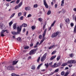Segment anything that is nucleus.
<instances>
[{
	"instance_id": "c9c22d12",
	"label": "nucleus",
	"mask_w": 76,
	"mask_h": 76,
	"mask_svg": "<svg viewBox=\"0 0 76 76\" xmlns=\"http://www.w3.org/2000/svg\"><path fill=\"white\" fill-rule=\"evenodd\" d=\"M12 24H13V22L12 21H11L9 23V25L10 26Z\"/></svg>"
},
{
	"instance_id": "864d4df0",
	"label": "nucleus",
	"mask_w": 76,
	"mask_h": 76,
	"mask_svg": "<svg viewBox=\"0 0 76 76\" xmlns=\"http://www.w3.org/2000/svg\"><path fill=\"white\" fill-rule=\"evenodd\" d=\"M1 37H4V33H1Z\"/></svg>"
},
{
	"instance_id": "aec40b11",
	"label": "nucleus",
	"mask_w": 76,
	"mask_h": 76,
	"mask_svg": "<svg viewBox=\"0 0 76 76\" xmlns=\"http://www.w3.org/2000/svg\"><path fill=\"white\" fill-rule=\"evenodd\" d=\"M22 4H23V2H22V1H21L20 3L18 4V6L19 7L22 6Z\"/></svg>"
},
{
	"instance_id": "a211bd4d",
	"label": "nucleus",
	"mask_w": 76,
	"mask_h": 76,
	"mask_svg": "<svg viewBox=\"0 0 76 76\" xmlns=\"http://www.w3.org/2000/svg\"><path fill=\"white\" fill-rule=\"evenodd\" d=\"M73 33L74 34L76 33V25H75Z\"/></svg>"
},
{
	"instance_id": "cd10ccee",
	"label": "nucleus",
	"mask_w": 76,
	"mask_h": 76,
	"mask_svg": "<svg viewBox=\"0 0 76 76\" xmlns=\"http://www.w3.org/2000/svg\"><path fill=\"white\" fill-rule=\"evenodd\" d=\"M45 66H46V68H47L48 66H49V64H48V63H47V64H45Z\"/></svg>"
},
{
	"instance_id": "13d9d810",
	"label": "nucleus",
	"mask_w": 76,
	"mask_h": 76,
	"mask_svg": "<svg viewBox=\"0 0 76 76\" xmlns=\"http://www.w3.org/2000/svg\"><path fill=\"white\" fill-rule=\"evenodd\" d=\"M15 1H16V0H14L10 2V3H14V2H15Z\"/></svg>"
},
{
	"instance_id": "c756f323",
	"label": "nucleus",
	"mask_w": 76,
	"mask_h": 76,
	"mask_svg": "<svg viewBox=\"0 0 76 76\" xmlns=\"http://www.w3.org/2000/svg\"><path fill=\"white\" fill-rule=\"evenodd\" d=\"M35 26H32L31 27V28L32 30H34L35 29Z\"/></svg>"
},
{
	"instance_id": "7c9ffc66",
	"label": "nucleus",
	"mask_w": 76,
	"mask_h": 76,
	"mask_svg": "<svg viewBox=\"0 0 76 76\" xmlns=\"http://www.w3.org/2000/svg\"><path fill=\"white\" fill-rule=\"evenodd\" d=\"M38 20L40 22H41L42 20V19L41 18H39L38 19Z\"/></svg>"
},
{
	"instance_id": "3c124183",
	"label": "nucleus",
	"mask_w": 76,
	"mask_h": 76,
	"mask_svg": "<svg viewBox=\"0 0 76 76\" xmlns=\"http://www.w3.org/2000/svg\"><path fill=\"white\" fill-rule=\"evenodd\" d=\"M51 26H50V27H49L48 28V31H50V30H51Z\"/></svg>"
},
{
	"instance_id": "37998d69",
	"label": "nucleus",
	"mask_w": 76,
	"mask_h": 76,
	"mask_svg": "<svg viewBox=\"0 0 76 76\" xmlns=\"http://www.w3.org/2000/svg\"><path fill=\"white\" fill-rule=\"evenodd\" d=\"M20 2V0H17L16 1V4H18Z\"/></svg>"
},
{
	"instance_id": "b1692460",
	"label": "nucleus",
	"mask_w": 76,
	"mask_h": 76,
	"mask_svg": "<svg viewBox=\"0 0 76 76\" xmlns=\"http://www.w3.org/2000/svg\"><path fill=\"white\" fill-rule=\"evenodd\" d=\"M69 57H70L71 58H72V57H73V56H74V55H73V53H71L69 55Z\"/></svg>"
},
{
	"instance_id": "bf43d9fd",
	"label": "nucleus",
	"mask_w": 76,
	"mask_h": 76,
	"mask_svg": "<svg viewBox=\"0 0 76 76\" xmlns=\"http://www.w3.org/2000/svg\"><path fill=\"white\" fill-rule=\"evenodd\" d=\"M15 1H16V0H14L10 2V3H14V2H15Z\"/></svg>"
},
{
	"instance_id": "473e14b6",
	"label": "nucleus",
	"mask_w": 76,
	"mask_h": 76,
	"mask_svg": "<svg viewBox=\"0 0 76 76\" xmlns=\"http://www.w3.org/2000/svg\"><path fill=\"white\" fill-rule=\"evenodd\" d=\"M22 12H19L18 13V17H20V16L22 15Z\"/></svg>"
},
{
	"instance_id": "39448f33",
	"label": "nucleus",
	"mask_w": 76,
	"mask_h": 76,
	"mask_svg": "<svg viewBox=\"0 0 76 76\" xmlns=\"http://www.w3.org/2000/svg\"><path fill=\"white\" fill-rule=\"evenodd\" d=\"M76 63V61L75 60H69L67 61V63L68 64H75Z\"/></svg>"
},
{
	"instance_id": "774afa93",
	"label": "nucleus",
	"mask_w": 76,
	"mask_h": 76,
	"mask_svg": "<svg viewBox=\"0 0 76 76\" xmlns=\"http://www.w3.org/2000/svg\"><path fill=\"white\" fill-rule=\"evenodd\" d=\"M73 10L74 12H76V8H74L73 9Z\"/></svg>"
},
{
	"instance_id": "9d476101",
	"label": "nucleus",
	"mask_w": 76,
	"mask_h": 76,
	"mask_svg": "<svg viewBox=\"0 0 76 76\" xmlns=\"http://www.w3.org/2000/svg\"><path fill=\"white\" fill-rule=\"evenodd\" d=\"M56 55H54V56H52L51 58H50V60H54V58H56Z\"/></svg>"
},
{
	"instance_id": "1a4fd4ad",
	"label": "nucleus",
	"mask_w": 76,
	"mask_h": 76,
	"mask_svg": "<svg viewBox=\"0 0 76 76\" xmlns=\"http://www.w3.org/2000/svg\"><path fill=\"white\" fill-rule=\"evenodd\" d=\"M45 60V57L44 56H43L40 59V60L42 61H42H44Z\"/></svg>"
},
{
	"instance_id": "412c9836",
	"label": "nucleus",
	"mask_w": 76,
	"mask_h": 76,
	"mask_svg": "<svg viewBox=\"0 0 76 76\" xmlns=\"http://www.w3.org/2000/svg\"><path fill=\"white\" fill-rule=\"evenodd\" d=\"M8 31V30H2L1 31V34H3L4 33V32H5L6 31Z\"/></svg>"
},
{
	"instance_id": "c85d7f7f",
	"label": "nucleus",
	"mask_w": 76,
	"mask_h": 76,
	"mask_svg": "<svg viewBox=\"0 0 76 76\" xmlns=\"http://www.w3.org/2000/svg\"><path fill=\"white\" fill-rule=\"evenodd\" d=\"M55 23H56V21H54L51 24V26L53 27L54 25V24H55Z\"/></svg>"
},
{
	"instance_id": "8fccbe9b",
	"label": "nucleus",
	"mask_w": 76,
	"mask_h": 76,
	"mask_svg": "<svg viewBox=\"0 0 76 76\" xmlns=\"http://www.w3.org/2000/svg\"><path fill=\"white\" fill-rule=\"evenodd\" d=\"M39 39H41V38H42V35H41V34L39 35Z\"/></svg>"
},
{
	"instance_id": "2eb2a0df",
	"label": "nucleus",
	"mask_w": 76,
	"mask_h": 76,
	"mask_svg": "<svg viewBox=\"0 0 76 76\" xmlns=\"http://www.w3.org/2000/svg\"><path fill=\"white\" fill-rule=\"evenodd\" d=\"M18 62V61H14L12 62V65H15Z\"/></svg>"
},
{
	"instance_id": "bb28decb",
	"label": "nucleus",
	"mask_w": 76,
	"mask_h": 76,
	"mask_svg": "<svg viewBox=\"0 0 76 76\" xmlns=\"http://www.w3.org/2000/svg\"><path fill=\"white\" fill-rule=\"evenodd\" d=\"M60 58H61V57L60 56H59L57 58V61H58L60 59Z\"/></svg>"
},
{
	"instance_id": "72a5a7b5",
	"label": "nucleus",
	"mask_w": 76,
	"mask_h": 76,
	"mask_svg": "<svg viewBox=\"0 0 76 76\" xmlns=\"http://www.w3.org/2000/svg\"><path fill=\"white\" fill-rule=\"evenodd\" d=\"M18 8H19V7L18 5H16L15 7V10H16V9H18Z\"/></svg>"
},
{
	"instance_id": "f03ea898",
	"label": "nucleus",
	"mask_w": 76,
	"mask_h": 76,
	"mask_svg": "<svg viewBox=\"0 0 76 76\" xmlns=\"http://www.w3.org/2000/svg\"><path fill=\"white\" fill-rule=\"evenodd\" d=\"M62 63L61 62H59L58 63H55L54 64V65H53V67H58L60 65H61Z\"/></svg>"
},
{
	"instance_id": "5fc2aeb1",
	"label": "nucleus",
	"mask_w": 76,
	"mask_h": 76,
	"mask_svg": "<svg viewBox=\"0 0 76 76\" xmlns=\"http://www.w3.org/2000/svg\"><path fill=\"white\" fill-rule=\"evenodd\" d=\"M58 6V5L57 4H56L55 5V8H57Z\"/></svg>"
},
{
	"instance_id": "c03bdc74",
	"label": "nucleus",
	"mask_w": 76,
	"mask_h": 76,
	"mask_svg": "<svg viewBox=\"0 0 76 76\" xmlns=\"http://www.w3.org/2000/svg\"><path fill=\"white\" fill-rule=\"evenodd\" d=\"M32 16V15H31V14H29L28 15V16H27V17H28V18H30V17H31Z\"/></svg>"
},
{
	"instance_id": "0e129e2a",
	"label": "nucleus",
	"mask_w": 76,
	"mask_h": 76,
	"mask_svg": "<svg viewBox=\"0 0 76 76\" xmlns=\"http://www.w3.org/2000/svg\"><path fill=\"white\" fill-rule=\"evenodd\" d=\"M26 12H25L24 13V16H26Z\"/></svg>"
},
{
	"instance_id": "4d7b16f0",
	"label": "nucleus",
	"mask_w": 76,
	"mask_h": 76,
	"mask_svg": "<svg viewBox=\"0 0 76 76\" xmlns=\"http://www.w3.org/2000/svg\"><path fill=\"white\" fill-rule=\"evenodd\" d=\"M15 1H16V0H14L10 2V3H14V2H15Z\"/></svg>"
},
{
	"instance_id": "7ed1b4c3",
	"label": "nucleus",
	"mask_w": 76,
	"mask_h": 76,
	"mask_svg": "<svg viewBox=\"0 0 76 76\" xmlns=\"http://www.w3.org/2000/svg\"><path fill=\"white\" fill-rule=\"evenodd\" d=\"M22 30V26H20V27L19 26L17 27V32L18 34H20Z\"/></svg>"
},
{
	"instance_id": "ddd939ff",
	"label": "nucleus",
	"mask_w": 76,
	"mask_h": 76,
	"mask_svg": "<svg viewBox=\"0 0 76 76\" xmlns=\"http://www.w3.org/2000/svg\"><path fill=\"white\" fill-rule=\"evenodd\" d=\"M31 68L32 70H35V66L34 65H32L31 67Z\"/></svg>"
},
{
	"instance_id": "f257e3e1",
	"label": "nucleus",
	"mask_w": 76,
	"mask_h": 76,
	"mask_svg": "<svg viewBox=\"0 0 76 76\" xmlns=\"http://www.w3.org/2000/svg\"><path fill=\"white\" fill-rule=\"evenodd\" d=\"M38 48H37L36 49H34L31 50L29 52V55H31L32 54L33 55V54H35V53H36V51H37V50H38Z\"/></svg>"
},
{
	"instance_id": "20e7f679",
	"label": "nucleus",
	"mask_w": 76,
	"mask_h": 76,
	"mask_svg": "<svg viewBox=\"0 0 76 76\" xmlns=\"http://www.w3.org/2000/svg\"><path fill=\"white\" fill-rule=\"evenodd\" d=\"M60 33V32L59 31H58L56 32L55 33H54L53 34H52V38H54L55 37H56L57 36V35H58Z\"/></svg>"
},
{
	"instance_id": "f704fd0d",
	"label": "nucleus",
	"mask_w": 76,
	"mask_h": 76,
	"mask_svg": "<svg viewBox=\"0 0 76 76\" xmlns=\"http://www.w3.org/2000/svg\"><path fill=\"white\" fill-rule=\"evenodd\" d=\"M67 65V64L66 63H64L62 64L61 65V66H62L63 67H64Z\"/></svg>"
},
{
	"instance_id": "338daca9",
	"label": "nucleus",
	"mask_w": 76,
	"mask_h": 76,
	"mask_svg": "<svg viewBox=\"0 0 76 76\" xmlns=\"http://www.w3.org/2000/svg\"><path fill=\"white\" fill-rule=\"evenodd\" d=\"M7 6L8 7V6H9V3H8L7 4H6Z\"/></svg>"
},
{
	"instance_id": "5701e85b",
	"label": "nucleus",
	"mask_w": 76,
	"mask_h": 76,
	"mask_svg": "<svg viewBox=\"0 0 76 76\" xmlns=\"http://www.w3.org/2000/svg\"><path fill=\"white\" fill-rule=\"evenodd\" d=\"M15 15V13L12 14L10 16V18H11L13 17Z\"/></svg>"
},
{
	"instance_id": "09e8293b",
	"label": "nucleus",
	"mask_w": 76,
	"mask_h": 76,
	"mask_svg": "<svg viewBox=\"0 0 76 76\" xmlns=\"http://www.w3.org/2000/svg\"><path fill=\"white\" fill-rule=\"evenodd\" d=\"M46 56H47V53H45V54L43 56L44 57H46Z\"/></svg>"
},
{
	"instance_id": "dca6fc26",
	"label": "nucleus",
	"mask_w": 76,
	"mask_h": 76,
	"mask_svg": "<svg viewBox=\"0 0 76 76\" xmlns=\"http://www.w3.org/2000/svg\"><path fill=\"white\" fill-rule=\"evenodd\" d=\"M3 23H0V28H1L2 29V30H4V29H3Z\"/></svg>"
},
{
	"instance_id": "6ab92c4d",
	"label": "nucleus",
	"mask_w": 76,
	"mask_h": 76,
	"mask_svg": "<svg viewBox=\"0 0 76 76\" xmlns=\"http://www.w3.org/2000/svg\"><path fill=\"white\" fill-rule=\"evenodd\" d=\"M17 40H18V41L19 42H21V41H22V39H21V38H20V37H18L17 39Z\"/></svg>"
},
{
	"instance_id": "f3484780",
	"label": "nucleus",
	"mask_w": 76,
	"mask_h": 76,
	"mask_svg": "<svg viewBox=\"0 0 76 76\" xmlns=\"http://www.w3.org/2000/svg\"><path fill=\"white\" fill-rule=\"evenodd\" d=\"M47 28H46L45 31H44L42 35H45V34H46V32H47Z\"/></svg>"
},
{
	"instance_id": "58836bf2",
	"label": "nucleus",
	"mask_w": 76,
	"mask_h": 76,
	"mask_svg": "<svg viewBox=\"0 0 76 76\" xmlns=\"http://www.w3.org/2000/svg\"><path fill=\"white\" fill-rule=\"evenodd\" d=\"M63 26V24H62V23H60V27L61 29V28H62V26Z\"/></svg>"
},
{
	"instance_id": "0eeeda50",
	"label": "nucleus",
	"mask_w": 76,
	"mask_h": 76,
	"mask_svg": "<svg viewBox=\"0 0 76 76\" xmlns=\"http://www.w3.org/2000/svg\"><path fill=\"white\" fill-rule=\"evenodd\" d=\"M44 4L46 8L48 9V4H47V2H46V0H44Z\"/></svg>"
},
{
	"instance_id": "79ce46f5",
	"label": "nucleus",
	"mask_w": 76,
	"mask_h": 76,
	"mask_svg": "<svg viewBox=\"0 0 76 76\" xmlns=\"http://www.w3.org/2000/svg\"><path fill=\"white\" fill-rule=\"evenodd\" d=\"M11 76H16V74L15 73H12L11 74Z\"/></svg>"
},
{
	"instance_id": "6e6552de",
	"label": "nucleus",
	"mask_w": 76,
	"mask_h": 76,
	"mask_svg": "<svg viewBox=\"0 0 76 76\" xmlns=\"http://www.w3.org/2000/svg\"><path fill=\"white\" fill-rule=\"evenodd\" d=\"M11 33L12 35H17L19 34L17 32H16V31H12Z\"/></svg>"
},
{
	"instance_id": "680f3d73",
	"label": "nucleus",
	"mask_w": 76,
	"mask_h": 76,
	"mask_svg": "<svg viewBox=\"0 0 76 76\" xmlns=\"http://www.w3.org/2000/svg\"><path fill=\"white\" fill-rule=\"evenodd\" d=\"M52 64H53V62H51L49 63V65H50V66H51V65H52Z\"/></svg>"
},
{
	"instance_id": "9b49d317",
	"label": "nucleus",
	"mask_w": 76,
	"mask_h": 76,
	"mask_svg": "<svg viewBox=\"0 0 76 76\" xmlns=\"http://www.w3.org/2000/svg\"><path fill=\"white\" fill-rule=\"evenodd\" d=\"M21 26V27H24V28H25L26 27H27V26H28V25L26 23H24L21 26Z\"/></svg>"
},
{
	"instance_id": "4c0bfd02",
	"label": "nucleus",
	"mask_w": 76,
	"mask_h": 76,
	"mask_svg": "<svg viewBox=\"0 0 76 76\" xmlns=\"http://www.w3.org/2000/svg\"><path fill=\"white\" fill-rule=\"evenodd\" d=\"M59 70V69H57L54 71V72L55 73H57V72H58Z\"/></svg>"
},
{
	"instance_id": "ea45409f",
	"label": "nucleus",
	"mask_w": 76,
	"mask_h": 76,
	"mask_svg": "<svg viewBox=\"0 0 76 76\" xmlns=\"http://www.w3.org/2000/svg\"><path fill=\"white\" fill-rule=\"evenodd\" d=\"M64 73H65V72L64 71L62 72L61 73V75H62V76H63L64 75Z\"/></svg>"
},
{
	"instance_id": "a19ab883",
	"label": "nucleus",
	"mask_w": 76,
	"mask_h": 76,
	"mask_svg": "<svg viewBox=\"0 0 76 76\" xmlns=\"http://www.w3.org/2000/svg\"><path fill=\"white\" fill-rule=\"evenodd\" d=\"M28 48H29V46H26L24 47V49L25 50L28 49Z\"/></svg>"
},
{
	"instance_id": "052dcab7",
	"label": "nucleus",
	"mask_w": 76,
	"mask_h": 76,
	"mask_svg": "<svg viewBox=\"0 0 76 76\" xmlns=\"http://www.w3.org/2000/svg\"><path fill=\"white\" fill-rule=\"evenodd\" d=\"M30 47H32V46L34 45V44H33V43H31L30 44Z\"/></svg>"
},
{
	"instance_id": "4468645a",
	"label": "nucleus",
	"mask_w": 76,
	"mask_h": 76,
	"mask_svg": "<svg viewBox=\"0 0 76 76\" xmlns=\"http://www.w3.org/2000/svg\"><path fill=\"white\" fill-rule=\"evenodd\" d=\"M31 9V7H25V10L26 11L27 10H30Z\"/></svg>"
},
{
	"instance_id": "393cba45",
	"label": "nucleus",
	"mask_w": 76,
	"mask_h": 76,
	"mask_svg": "<svg viewBox=\"0 0 76 76\" xmlns=\"http://www.w3.org/2000/svg\"><path fill=\"white\" fill-rule=\"evenodd\" d=\"M41 58V57L39 56V57L37 60V63H39V61H40V58Z\"/></svg>"
},
{
	"instance_id": "2f4dec72",
	"label": "nucleus",
	"mask_w": 76,
	"mask_h": 76,
	"mask_svg": "<svg viewBox=\"0 0 76 76\" xmlns=\"http://www.w3.org/2000/svg\"><path fill=\"white\" fill-rule=\"evenodd\" d=\"M70 21L69 20V19L67 18L66 19L65 22H66V23H69V22Z\"/></svg>"
},
{
	"instance_id": "4be33fe9",
	"label": "nucleus",
	"mask_w": 76,
	"mask_h": 76,
	"mask_svg": "<svg viewBox=\"0 0 76 76\" xmlns=\"http://www.w3.org/2000/svg\"><path fill=\"white\" fill-rule=\"evenodd\" d=\"M51 13V11L50 10L48 11L47 14L48 15H50Z\"/></svg>"
},
{
	"instance_id": "6e6d98bb",
	"label": "nucleus",
	"mask_w": 76,
	"mask_h": 76,
	"mask_svg": "<svg viewBox=\"0 0 76 76\" xmlns=\"http://www.w3.org/2000/svg\"><path fill=\"white\" fill-rule=\"evenodd\" d=\"M25 31H26V29H25V28H24L23 30V32L24 33V32H25Z\"/></svg>"
},
{
	"instance_id": "423d86ee",
	"label": "nucleus",
	"mask_w": 76,
	"mask_h": 76,
	"mask_svg": "<svg viewBox=\"0 0 76 76\" xmlns=\"http://www.w3.org/2000/svg\"><path fill=\"white\" fill-rule=\"evenodd\" d=\"M7 70H15V68L12 66H9L7 67Z\"/></svg>"
},
{
	"instance_id": "f8f14e48",
	"label": "nucleus",
	"mask_w": 76,
	"mask_h": 76,
	"mask_svg": "<svg viewBox=\"0 0 76 76\" xmlns=\"http://www.w3.org/2000/svg\"><path fill=\"white\" fill-rule=\"evenodd\" d=\"M16 23H15L13 25V28L14 29H17V28H16Z\"/></svg>"
},
{
	"instance_id": "a18cd8bd",
	"label": "nucleus",
	"mask_w": 76,
	"mask_h": 76,
	"mask_svg": "<svg viewBox=\"0 0 76 76\" xmlns=\"http://www.w3.org/2000/svg\"><path fill=\"white\" fill-rule=\"evenodd\" d=\"M41 64H40V65H39L37 67V69H39V67H40V66H41Z\"/></svg>"
},
{
	"instance_id": "e2e57ef3",
	"label": "nucleus",
	"mask_w": 76,
	"mask_h": 76,
	"mask_svg": "<svg viewBox=\"0 0 76 76\" xmlns=\"http://www.w3.org/2000/svg\"><path fill=\"white\" fill-rule=\"evenodd\" d=\"M55 53H56V51H53V52H52V54H55Z\"/></svg>"
},
{
	"instance_id": "a878e982",
	"label": "nucleus",
	"mask_w": 76,
	"mask_h": 76,
	"mask_svg": "<svg viewBox=\"0 0 76 76\" xmlns=\"http://www.w3.org/2000/svg\"><path fill=\"white\" fill-rule=\"evenodd\" d=\"M42 36H43V38L42 39L44 41V40H45L46 38L45 37V35L44 34H42Z\"/></svg>"
},
{
	"instance_id": "e433bc0d",
	"label": "nucleus",
	"mask_w": 76,
	"mask_h": 76,
	"mask_svg": "<svg viewBox=\"0 0 76 76\" xmlns=\"http://www.w3.org/2000/svg\"><path fill=\"white\" fill-rule=\"evenodd\" d=\"M34 8H37V7H38V4H34Z\"/></svg>"
},
{
	"instance_id": "49530a36",
	"label": "nucleus",
	"mask_w": 76,
	"mask_h": 76,
	"mask_svg": "<svg viewBox=\"0 0 76 76\" xmlns=\"http://www.w3.org/2000/svg\"><path fill=\"white\" fill-rule=\"evenodd\" d=\"M20 20H23V16H21L20 17Z\"/></svg>"
},
{
	"instance_id": "de8ad7c7",
	"label": "nucleus",
	"mask_w": 76,
	"mask_h": 76,
	"mask_svg": "<svg viewBox=\"0 0 76 76\" xmlns=\"http://www.w3.org/2000/svg\"><path fill=\"white\" fill-rule=\"evenodd\" d=\"M45 25H46L45 24L43 26V30H44V29H45Z\"/></svg>"
},
{
	"instance_id": "603ef678",
	"label": "nucleus",
	"mask_w": 76,
	"mask_h": 76,
	"mask_svg": "<svg viewBox=\"0 0 76 76\" xmlns=\"http://www.w3.org/2000/svg\"><path fill=\"white\" fill-rule=\"evenodd\" d=\"M71 26L72 27H73V26H74V24L73 23H71Z\"/></svg>"
},
{
	"instance_id": "69168bd1",
	"label": "nucleus",
	"mask_w": 76,
	"mask_h": 76,
	"mask_svg": "<svg viewBox=\"0 0 76 76\" xmlns=\"http://www.w3.org/2000/svg\"><path fill=\"white\" fill-rule=\"evenodd\" d=\"M72 66V65L71 64H70L69 65V67H71Z\"/></svg>"
}]
</instances>
